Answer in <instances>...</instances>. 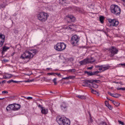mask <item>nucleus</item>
<instances>
[{
  "label": "nucleus",
  "instance_id": "obj_1",
  "mask_svg": "<svg viewBox=\"0 0 125 125\" xmlns=\"http://www.w3.org/2000/svg\"><path fill=\"white\" fill-rule=\"evenodd\" d=\"M37 53V49L31 50V52L26 51L24 53L22 54L21 56V59L23 60H26V62H29L30 59H32L34 57V55Z\"/></svg>",
  "mask_w": 125,
  "mask_h": 125
},
{
  "label": "nucleus",
  "instance_id": "obj_2",
  "mask_svg": "<svg viewBox=\"0 0 125 125\" xmlns=\"http://www.w3.org/2000/svg\"><path fill=\"white\" fill-rule=\"evenodd\" d=\"M49 16L48 14L44 12H40L37 14V19L41 22H45Z\"/></svg>",
  "mask_w": 125,
  "mask_h": 125
},
{
  "label": "nucleus",
  "instance_id": "obj_3",
  "mask_svg": "<svg viewBox=\"0 0 125 125\" xmlns=\"http://www.w3.org/2000/svg\"><path fill=\"white\" fill-rule=\"evenodd\" d=\"M110 11L111 13L116 16H119L121 14V8L117 5H111L110 6Z\"/></svg>",
  "mask_w": 125,
  "mask_h": 125
},
{
  "label": "nucleus",
  "instance_id": "obj_4",
  "mask_svg": "<svg viewBox=\"0 0 125 125\" xmlns=\"http://www.w3.org/2000/svg\"><path fill=\"white\" fill-rule=\"evenodd\" d=\"M54 48L57 51H62V50L66 49V44L64 43V42L58 43L54 46Z\"/></svg>",
  "mask_w": 125,
  "mask_h": 125
},
{
  "label": "nucleus",
  "instance_id": "obj_5",
  "mask_svg": "<svg viewBox=\"0 0 125 125\" xmlns=\"http://www.w3.org/2000/svg\"><path fill=\"white\" fill-rule=\"evenodd\" d=\"M80 41V38L77 35H73L71 39L70 42L72 45L75 46L78 44V42Z\"/></svg>",
  "mask_w": 125,
  "mask_h": 125
},
{
  "label": "nucleus",
  "instance_id": "obj_6",
  "mask_svg": "<svg viewBox=\"0 0 125 125\" xmlns=\"http://www.w3.org/2000/svg\"><path fill=\"white\" fill-rule=\"evenodd\" d=\"M109 51L111 53L110 57H113L115 54H117L119 52V50L117 48L112 46L109 49Z\"/></svg>",
  "mask_w": 125,
  "mask_h": 125
},
{
  "label": "nucleus",
  "instance_id": "obj_7",
  "mask_svg": "<svg viewBox=\"0 0 125 125\" xmlns=\"http://www.w3.org/2000/svg\"><path fill=\"white\" fill-rule=\"evenodd\" d=\"M96 68H99V71H102L104 72V71H106V70H108L110 68V66L107 65H96Z\"/></svg>",
  "mask_w": 125,
  "mask_h": 125
},
{
  "label": "nucleus",
  "instance_id": "obj_8",
  "mask_svg": "<svg viewBox=\"0 0 125 125\" xmlns=\"http://www.w3.org/2000/svg\"><path fill=\"white\" fill-rule=\"evenodd\" d=\"M67 118L64 116H58L56 118V121L60 125H62L64 121Z\"/></svg>",
  "mask_w": 125,
  "mask_h": 125
},
{
  "label": "nucleus",
  "instance_id": "obj_9",
  "mask_svg": "<svg viewBox=\"0 0 125 125\" xmlns=\"http://www.w3.org/2000/svg\"><path fill=\"white\" fill-rule=\"evenodd\" d=\"M108 21L109 23H111V25L114 27H117L119 25V21L116 19L112 20L111 19H108Z\"/></svg>",
  "mask_w": 125,
  "mask_h": 125
},
{
  "label": "nucleus",
  "instance_id": "obj_10",
  "mask_svg": "<svg viewBox=\"0 0 125 125\" xmlns=\"http://www.w3.org/2000/svg\"><path fill=\"white\" fill-rule=\"evenodd\" d=\"M66 19H67V20L69 21H68L69 22H74L75 21H76V18H75L74 16L71 15H68V16H67Z\"/></svg>",
  "mask_w": 125,
  "mask_h": 125
},
{
  "label": "nucleus",
  "instance_id": "obj_11",
  "mask_svg": "<svg viewBox=\"0 0 125 125\" xmlns=\"http://www.w3.org/2000/svg\"><path fill=\"white\" fill-rule=\"evenodd\" d=\"M5 36L4 35L0 34V47H1L3 45V42H4Z\"/></svg>",
  "mask_w": 125,
  "mask_h": 125
},
{
  "label": "nucleus",
  "instance_id": "obj_12",
  "mask_svg": "<svg viewBox=\"0 0 125 125\" xmlns=\"http://www.w3.org/2000/svg\"><path fill=\"white\" fill-rule=\"evenodd\" d=\"M89 62H90L89 61V60L88 59V58H87L83 60L82 61H80L79 62V63L80 64V65H86V64H89Z\"/></svg>",
  "mask_w": 125,
  "mask_h": 125
},
{
  "label": "nucleus",
  "instance_id": "obj_13",
  "mask_svg": "<svg viewBox=\"0 0 125 125\" xmlns=\"http://www.w3.org/2000/svg\"><path fill=\"white\" fill-rule=\"evenodd\" d=\"M99 71H95L94 72H89V71H84V73L87 74V75H88V76H94V75H97V74H99Z\"/></svg>",
  "mask_w": 125,
  "mask_h": 125
},
{
  "label": "nucleus",
  "instance_id": "obj_14",
  "mask_svg": "<svg viewBox=\"0 0 125 125\" xmlns=\"http://www.w3.org/2000/svg\"><path fill=\"white\" fill-rule=\"evenodd\" d=\"M42 114H43V115H47V114H48V109L45 107H42V109L41 110Z\"/></svg>",
  "mask_w": 125,
  "mask_h": 125
},
{
  "label": "nucleus",
  "instance_id": "obj_15",
  "mask_svg": "<svg viewBox=\"0 0 125 125\" xmlns=\"http://www.w3.org/2000/svg\"><path fill=\"white\" fill-rule=\"evenodd\" d=\"M90 83H91V80H85L84 82V84H83V86H90Z\"/></svg>",
  "mask_w": 125,
  "mask_h": 125
},
{
  "label": "nucleus",
  "instance_id": "obj_16",
  "mask_svg": "<svg viewBox=\"0 0 125 125\" xmlns=\"http://www.w3.org/2000/svg\"><path fill=\"white\" fill-rule=\"evenodd\" d=\"M13 77V75L11 74L6 73L5 75L3 76V79L7 80V79H10Z\"/></svg>",
  "mask_w": 125,
  "mask_h": 125
},
{
  "label": "nucleus",
  "instance_id": "obj_17",
  "mask_svg": "<svg viewBox=\"0 0 125 125\" xmlns=\"http://www.w3.org/2000/svg\"><path fill=\"white\" fill-rule=\"evenodd\" d=\"M6 110L7 111H9V110H13V111H14V104H9L6 107Z\"/></svg>",
  "mask_w": 125,
  "mask_h": 125
},
{
  "label": "nucleus",
  "instance_id": "obj_18",
  "mask_svg": "<svg viewBox=\"0 0 125 125\" xmlns=\"http://www.w3.org/2000/svg\"><path fill=\"white\" fill-rule=\"evenodd\" d=\"M93 82H95V81L91 80V83H90V86H92L94 88H98V85H97V84L94 83Z\"/></svg>",
  "mask_w": 125,
  "mask_h": 125
},
{
  "label": "nucleus",
  "instance_id": "obj_19",
  "mask_svg": "<svg viewBox=\"0 0 125 125\" xmlns=\"http://www.w3.org/2000/svg\"><path fill=\"white\" fill-rule=\"evenodd\" d=\"M21 107V105L19 104H14V111H18L19 109H20V107Z\"/></svg>",
  "mask_w": 125,
  "mask_h": 125
},
{
  "label": "nucleus",
  "instance_id": "obj_20",
  "mask_svg": "<svg viewBox=\"0 0 125 125\" xmlns=\"http://www.w3.org/2000/svg\"><path fill=\"white\" fill-rule=\"evenodd\" d=\"M88 113L90 117V120L88 121V125H91L93 123V119L91 118V115L90 114V112H88Z\"/></svg>",
  "mask_w": 125,
  "mask_h": 125
},
{
  "label": "nucleus",
  "instance_id": "obj_21",
  "mask_svg": "<svg viewBox=\"0 0 125 125\" xmlns=\"http://www.w3.org/2000/svg\"><path fill=\"white\" fill-rule=\"evenodd\" d=\"M62 125H70V120L67 118L63 121Z\"/></svg>",
  "mask_w": 125,
  "mask_h": 125
},
{
  "label": "nucleus",
  "instance_id": "obj_22",
  "mask_svg": "<svg viewBox=\"0 0 125 125\" xmlns=\"http://www.w3.org/2000/svg\"><path fill=\"white\" fill-rule=\"evenodd\" d=\"M61 107L62 110L63 111H67V105H66V104H62Z\"/></svg>",
  "mask_w": 125,
  "mask_h": 125
},
{
  "label": "nucleus",
  "instance_id": "obj_23",
  "mask_svg": "<svg viewBox=\"0 0 125 125\" xmlns=\"http://www.w3.org/2000/svg\"><path fill=\"white\" fill-rule=\"evenodd\" d=\"M110 101H112V103L115 106H116V107H119V106H120V103L111 100H110Z\"/></svg>",
  "mask_w": 125,
  "mask_h": 125
},
{
  "label": "nucleus",
  "instance_id": "obj_24",
  "mask_svg": "<svg viewBox=\"0 0 125 125\" xmlns=\"http://www.w3.org/2000/svg\"><path fill=\"white\" fill-rule=\"evenodd\" d=\"M9 48H10V47L4 46L2 48V52H5L6 51H7Z\"/></svg>",
  "mask_w": 125,
  "mask_h": 125
},
{
  "label": "nucleus",
  "instance_id": "obj_25",
  "mask_svg": "<svg viewBox=\"0 0 125 125\" xmlns=\"http://www.w3.org/2000/svg\"><path fill=\"white\" fill-rule=\"evenodd\" d=\"M19 83V81H14L13 80H11L7 81V83Z\"/></svg>",
  "mask_w": 125,
  "mask_h": 125
},
{
  "label": "nucleus",
  "instance_id": "obj_26",
  "mask_svg": "<svg viewBox=\"0 0 125 125\" xmlns=\"http://www.w3.org/2000/svg\"><path fill=\"white\" fill-rule=\"evenodd\" d=\"M89 60V61L90 62L89 63H93L94 62H95V60H94V59L93 58H91L90 59L88 58Z\"/></svg>",
  "mask_w": 125,
  "mask_h": 125
},
{
  "label": "nucleus",
  "instance_id": "obj_27",
  "mask_svg": "<svg viewBox=\"0 0 125 125\" xmlns=\"http://www.w3.org/2000/svg\"><path fill=\"white\" fill-rule=\"evenodd\" d=\"M100 21L101 23H103L104 22V17L103 16L100 17Z\"/></svg>",
  "mask_w": 125,
  "mask_h": 125
},
{
  "label": "nucleus",
  "instance_id": "obj_28",
  "mask_svg": "<svg viewBox=\"0 0 125 125\" xmlns=\"http://www.w3.org/2000/svg\"><path fill=\"white\" fill-rule=\"evenodd\" d=\"M65 29H70V30H72L74 29V25L72 24L71 25H69L68 26L65 27Z\"/></svg>",
  "mask_w": 125,
  "mask_h": 125
},
{
  "label": "nucleus",
  "instance_id": "obj_29",
  "mask_svg": "<svg viewBox=\"0 0 125 125\" xmlns=\"http://www.w3.org/2000/svg\"><path fill=\"white\" fill-rule=\"evenodd\" d=\"M77 97H78L80 99H85V96H84L78 95V96H77Z\"/></svg>",
  "mask_w": 125,
  "mask_h": 125
},
{
  "label": "nucleus",
  "instance_id": "obj_30",
  "mask_svg": "<svg viewBox=\"0 0 125 125\" xmlns=\"http://www.w3.org/2000/svg\"><path fill=\"white\" fill-rule=\"evenodd\" d=\"M120 96H122V95L120 94H114V98H119V97H120Z\"/></svg>",
  "mask_w": 125,
  "mask_h": 125
},
{
  "label": "nucleus",
  "instance_id": "obj_31",
  "mask_svg": "<svg viewBox=\"0 0 125 125\" xmlns=\"http://www.w3.org/2000/svg\"><path fill=\"white\" fill-rule=\"evenodd\" d=\"M91 92L94 94H99V92H98V91H96V90H94V89L91 90Z\"/></svg>",
  "mask_w": 125,
  "mask_h": 125
},
{
  "label": "nucleus",
  "instance_id": "obj_32",
  "mask_svg": "<svg viewBox=\"0 0 125 125\" xmlns=\"http://www.w3.org/2000/svg\"><path fill=\"white\" fill-rule=\"evenodd\" d=\"M57 79L56 78H54L52 81L53 82V83H54L55 85H56V84H57V82H56Z\"/></svg>",
  "mask_w": 125,
  "mask_h": 125
},
{
  "label": "nucleus",
  "instance_id": "obj_33",
  "mask_svg": "<svg viewBox=\"0 0 125 125\" xmlns=\"http://www.w3.org/2000/svg\"><path fill=\"white\" fill-rule=\"evenodd\" d=\"M75 79V76H70L68 77V80H73Z\"/></svg>",
  "mask_w": 125,
  "mask_h": 125
},
{
  "label": "nucleus",
  "instance_id": "obj_34",
  "mask_svg": "<svg viewBox=\"0 0 125 125\" xmlns=\"http://www.w3.org/2000/svg\"><path fill=\"white\" fill-rule=\"evenodd\" d=\"M69 72H70L71 73H75V72H76V69H69Z\"/></svg>",
  "mask_w": 125,
  "mask_h": 125
},
{
  "label": "nucleus",
  "instance_id": "obj_35",
  "mask_svg": "<svg viewBox=\"0 0 125 125\" xmlns=\"http://www.w3.org/2000/svg\"><path fill=\"white\" fill-rule=\"evenodd\" d=\"M117 89H118V90H123V91H125V87L117 88Z\"/></svg>",
  "mask_w": 125,
  "mask_h": 125
},
{
  "label": "nucleus",
  "instance_id": "obj_36",
  "mask_svg": "<svg viewBox=\"0 0 125 125\" xmlns=\"http://www.w3.org/2000/svg\"><path fill=\"white\" fill-rule=\"evenodd\" d=\"M107 93H108V94H109V95H110V96H112V97H114V96H115V94L111 93L110 92H108Z\"/></svg>",
  "mask_w": 125,
  "mask_h": 125
},
{
  "label": "nucleus",
  "instance_id": "obj_37",
  "mask_svg": "<svg viewBox=\"0 0 125 125\" xmlns=\"http://www.w3.org/2000/svg\"><path fill=\"white\" fill-rule=\"evenodd\" d=\"M99 125H107V123L105 122H101Z\"/></svg>",
  "mask_w": 125,
  "mask_h": 125
},
{
  "label": "nucleus",
  "instance_id": "obj_38",
  "mask_svg": "<svg viewBox=\"0 0 125 125\" xmlns=\"http://www.w3.org/2000/svg\"><path fill=\"white\" fill-rule=\"evenodd\" d=\"M7 93H8V91H2V94H7Z\"/></svg>",
  "mask_w": 125,
  "mask_h": 125
},
{
  "label": "nucleus",
  "instance_id": "obj_39",
  "mask_svg": "<svg viewBox=\"0 0 125 125\" xmlns=\"http://www.w3.org/2000/svg\"><path fill=\"white\" fill-rule=\"evenodd\" d=\"M118 123H119V124L120 125H125V123H124V122H122V121H121L120 120L118 121Z\"/></svg>",
  "mask_w": 125,
  "mask_h": 125
},
{
  "label": "nucleus",
  "instance_id": "obj_40",
  "mask_svg": "<svg viewBox=\"0 0 125 125\" xmlns=\"http://www.w3.org/2000/svg\"><path fill=\"white\" fill-rule=\"evenodd\" d=\"M60 2L62 3V4H64L66 2L65 0H61Z\"/></svg>",
  "mask_w": 125,
  "mask_h": 125
},
{
  "label": "nucleus",
  "instance_id": "obj_41",
  "mask_svg": "<svg viewBox=\"0 0 125 125\" xmlns=\"http://www.w3.org/2000/svg\"><path fill=\"white\" fill-rule=\"evenodd\" d=\"M118 65H121V66H122V67H123L124 68L125 67V63H120Z\"/></svg>",
  "mask_w": 125,
  "mask_h": 125
},
{
  "label": "nucleus",
  "instance_id": "obj_42",
  "mask_svg": "<svg viewBox=\"0 0 125 125\" xmlns=\"http://www.w3.org/2000/svg\"><path fill=\"white\" fill-rule=\"evenodd\" d=\"M4 7H5V5L2 4L0 5V8H4Z\"/></svg>",
  "mask_w": 125,
  "mask_h": 125
},
{
  "label": "nucleus",
  "instance_id": "obj_43",
  "mask_svg": "<svg viewBox=\"0 0 125 125\" xmlns=\"http://www.w3.org/2000/svg\"><path fill=\"white\" fill-rule=\"evenodd\" d=\"M107 107H108V109H109V110H112V106H111L110 104L108 105Z\"/></svg>",
  "mask_w": 125,
  "mask_h": 125
},
{
  "label": "nucleus",
  "instance_id": "obj_44",
  "mask_svg": "<svg viewBox=\"0 0 125 125\" xmlns=\"http://www.w3.org/2000/svg\"><path fill=\"white\" fill-rule=\"evenodd\" d=\"M38 107H39V108H41L42 109V108L44 107H42V105H41V104H39Z\"/></svg>",
  "mask_w": 125,
  "mask_h": 125
},
{
  "label": "nucleus",
  "instance_id": "obj_45",
  "mask_svg": "<svg viewBox=\"0 0 125 125\" xmlns=\"http://www.w3.org/2000/svg\"><path fill=\"white\" fill-rule=\"evenodd\" d=\"M48 75H50L51 76H53V75H55V73H48Z\"/></svg>",
  "mask_w": 125,
  "mask_h": 125
},
{
  "label": "nucleus",
  "instance_id": "obj_46",
  "mask_svg": "<svg viewBox=\"0 0 125 125\" xmlns=\"http://www.w3.org/2000/svg\"><path fill=\"white\" fill-rule=\"evenodd\" d=\"M62 80H69V77H64V78H62Z\"/></svg>",
  "mask_w": 125,
  "mask_h": 125
},
{
  "label": "nucleus",
  "instance_id": "obj_47",
  "mask_svg": "<svg viewBox=\"0 0 125 125\" xmlns=\"http://www.w3.org/2000/svg\"><path fill=\"white\" fill-rule=\"evenodd\" d=\"M55 74L57 75V76H58V77H61V74L60 73H55Z\"/></svg>",
  "mask_w": 125,
  "mask_h": 125
},
{
  "label": "nucleus",
  "instance_id": "obj_48",
  "mask_svg": "<svg viewBox=\"0 0 125 125\" xmlns=\"http://www.w3.org/2000/svg\"><path fill=\"white\" fill-rule=\"evenodd\" d=\"M109 105V103H108L107 102H105V106L106 107H108V105Z\"/></svg>",
  "mask_w": 125,
  "mask_h": 125
},
{
  "label": "nucleus",
  "instance_id": "obj_49",
  "mask_svg": "<svg viewBox=\"0 0 125 125\" xmlns=\"http://www.w3.org/2000/svg\"><path fill=\"white\" fill-rule=\"evenodd\" d=\"M27 99L28 100H30V99H33V98L31 97H28L27 98Z\"/></svg>",
  "mask_w": 125,
  "mask_h": 125
},
{
  "label": "nucleus",
  "instance_id": "obj_50",
  "mask_svg": "<svg viewBox=\"0 0 125 125\" xmlns=\"http://www.w3.org/2000/svg\"><path fill=\"white\" fill-rule=\"evenodd\" d=\"M93 68V66H91L90 67H88L87 69L88 70H91Z\"/></svg>",
  "mask_w": 125,
  "mask_h": 125
},
{
  "label": "nucleus",
  "instance_id": "obj_51",
  "mask_svg": "<svg viewBox=\"0 0 125 125\" xmlns=\"http://www.w3.org/2000/svg\"><path fill=\"white\" fill-rule=\"evenodd\" d=\"M69 60H70V61H74V58H70Z\"/></svg>",
  "mask_w": 125,
  "mask_h": 125
},
{
  "label": "nucleus",
  "instance_id": "obj_52",
  "mask_svg": "<svg viewBox=\"0 0 125 125\" xmlns=\"http://www.w3.org/2000/svg\"><path fill=\"white\" fill-rule=\"evenodd\" d=\"M24 83H30V80L25 81Z\"/></svg>",
  "mask_w": 125,
  "mask_h": 125
},
{
  "label": "nucleus",
  "instance_id": "obj_53",
  "mask_svg": "<svg viewBox=\"0 0 125 125\" xmlns=\"http://www.w3.org/2000/svg\"><path fill=\"white\" fill-rule=\"evenodd\" d=\"M5 82H6V81H5V80H4V81H2V83H5Z\"/></svg>",
  "mask_w": 125,
  "mask_h": 125
},
{
  "label": "nucleus",
  "instance_id": "obj_54",
  "mask_svg": "<svg viewBox=\"0 0 125 125\" xmlns=\"http://www.w3.org/2000/svg\"><path fill=\"white\" fill-rule=\"evenodd\" d=\"M46 70H51V68H47Z\"/></svg>",
  "mask_w": 125,
  "mask_h": 125
},
{
  "label": "nucleus",
  "instance_id": "obj_55",
  "mask_svg": "<svg viewBox=\"0 0 125 125\" xmlns=\"http://www.w3.org/2000/svg\"><path fill=\"white\" fill-rule=\"evenodd\" d=\"M3 99H4V98H0V100H3Z\"/></svg>",
  "mask_w": 125,
  "mask_h": 125
},
{
  "label": "nucleus",
  "instance_id": "obj_56",
  "mask_svg": "<svg viewBox=\"0 0 125 125\" xmlns=\"http://www.w3.org/2000/svg\"><path fill=\"white\" fill-rule=\"evenodd\" d=\"M31 82H34V80H29V83Z\"/></svg>",
  "mask_w": 125,
  "mask_h": 125
},
{
  "label": "nucleus",
  "instance_id": "obj_57",
  "mask_svg": "<svg viewBox=\"0 0 125 125\" xmlns=\"http://www.w3.org/2000/svg\"><path fill=\"white\" fill-rule=\"evenodd\" d=\"M79 12H80V13H82V10H80Z\"/></svg>",
  "mask_w": 125,
  "mask_h": 125
},
{
  "label": "nucleus",
  "instance_id": "obj_58",
  "mask_svg": "<svg viewBox=\"0 0 125 125\" xmlns=\"http://www.w3.org/2000/svg\"><path fill=\"white\" fill-rule=\"evenodd\" d=\"M123 0V1H124V2L125 3V0Z\"/></svg>",
  "mask_w": 125,
  "mask_h": 125
},
{
  "label": "nucleus",
  "instance_id": "obj_59",
  "mask_svg": "<svg viewBox=\"0 0 125 125\" xmlns=\"http://www.w3.org/2000/svg\"><path fill=\"white\" fill-rule=\"evenodd\" d=\"M107 99H109V98H108V97H106ZM109 100H110V99H109Z\"/></svg>",
  "mask_w": 125,
  "mask_h": 125
},
{
  "label": "nucleus",
  "instance_id": "obj_60",
  "mask_svg": "<svg viewBox=\"0 0 125 125\" xmlns=\"http://www.w3.org/2000/svg\"><path fill=\"white\" fill-rule=\"evenodd\" d=\"M50 93H52V91H51V92H50Z\"/></svg>",
  "mask_w": 125,
  "mask_h": 125
}]
</instances>
